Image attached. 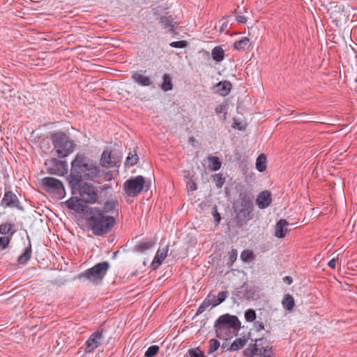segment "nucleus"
<instances>
[{
    "label": "nucleus",
    "mask_w": 357,
    "mask_h": 357,
    "mask_svg": "<svg viewBox=\"0 0 357 357\" xmlns=\"http://www.w3.org/2000/svg\"><path fill=\"white\" fill-rule=\"evenodd\" d=\"M68 181L72 188H75L82 181H91L101 183L110 180L108 172L101 169L100 167L83 153H77L71 162L70 174Z\"/></svg>",
    "instance_id": "obj_1"
},
{
    "label": "nucleus",
    "mask_w": 357,
    "mask_h": 357,
    "mask_svg": "<svg viewBox=\"0 0 357 357\" xmlns=\"http://www.w3.org/2000/svg\"><path fill=\"white\" fill-rule=\"evenodd\" d=\"M88 222L94 234L102 235L112 229L114 219L112 216L105 215L103 211L95 207L90 210Z\"/></svg>",
    "instance_id": "obj_2"
},
{
    "label": "nucleus",
    "mask_w": 357,
    "mask_h": 357,
    "mask_svg": "<svg viewBox=\"0 0 357 357\" xmlns=\"http://www.w3.org/2000/svg\"><path fill=\"white\" fill-rule=\"evenodd\" d=\"M253 203L252 198L246 194H240L238 199L234 204V212L238 223L246 224L252 218Z\"/></svg>",
    "instance_id": "obj_3"
},
{
    "label": "nucleus",
    "mask_w": 357,
    "mask_h": 357,
    "mask_svg": "<svg viewBox=\"0 0 357 357\" xmlns=\"http://www.w3.org/2000/svg\"><path fill=\"white\" fill-rule=\"evenodd\" d=\"M240 328V321L236 316L225 314L220 317L215 323V332L220 338L234 333Z\"/></svg>",
    "instance_id": "obj_4"
},
{
    "label": "nucleus",
    "mask_w": 357,
    "mask_h": 357,
    "mask_svg": "<svg viewBox=\"0 0 357 357\" xmlns=\"http://www.w3.org/2000/svg\"><path fill=\"white\" fill-rule=\"evenodd\" d=\"M51 138L59 157L64 158L73 152L75 144L66 134L62 132H54L52 134Z\"/></svg>",
    "instance_id": "obj_5"
},
{
    "label": "nucleus",
    "mask_w": 357,
    "mask_h": 357,
    "mask_svg": "<svg viewBox=\"0 0 357 357\" xmlns=\"http://www.w3.org/2000/svg\"><path fill=\"white\" fill-rule=\"evenodd\" d=\"M109 266L110 265L107 261L98 263L92 268L78 275L77 278L79 280L85 278L89 282L97 284L102 281L107 271L109 270Z\"/></svg>",
    "instance_id": "obj_6"
},
{
    "label": "nucleus",
    "mask_w": 357,
    "mask_h": 357,
    "mask_svg": "<svg viewBox=\"0 0 357 357\" xmlns=\"http://www.w3.org/2000/svg\"><path fill=\"white\" fill-rule=\"evenodd\" d=\"M43 189L53 194L57 198H63L66 194L64 186L61 181L53 177H45L41 181Z\"/></svg>",
    "instance_id": "obj_7"
},
{
    "label": "nucleus",
    "mask_w": 357,
    "mask_h": 357,
    "mask_svg": "<svg viewBox=\"0 0 357 357\" xmlns=\"http://www.w3.org/2000/svg\"><path fill=\"white\" fill-rule=\"evenodd\" d=\"M262 342V339H256L254 344H250L248 347L243 351L245 357H272L273 351L271 346H262L259 342Z\"/></svg>",
    "instance_id": "obj_8"
},
{
    "label": "nucleus",
    "mask_w": 357,
    "mask_h": 357,
    "mask_svg": "<svg viewBox=\"0 0 357 357\" xmlns=\"http://www.w3.org/2000/svg\"><path fill=\"white\" fill-rule=\"evenodd\" d=\"M145 179L142 176L132 177L127 180L123 185V190L127 196L135 197L143 190Z\"/></svg>",
    "instance_id": "obj_9"
},
{
    "label": "nucleus",
    "mask_w": 357,
    "mask_h": 357,
    "mask_svg": "<svg viewBox=\"0 0 357 357\" xmlns=\"http://www.w3.org/2000/svg\"><path fill=\"white\" fill-rule=\"evenodd\" d=\"M82 200L88 204L96 203L98 199V190L92 184L84 183L79 189Z\"/></svg>",
    "instance_id": "obj_10"
},
{
    "label": "nucleus",
    "mask_w": 357,
    "mask_h": 357,
    "mask_svg": "<svg viewBox=\"0 0 357 357\" xmlns=\"http://www.w3.org/2000/svg\"><path fill=\"white\" fill-rule=\"evenodd\" d=\"M102 331H97L93 333L86 342L85 353H91L99 347L103 341Z\"/></svg>",
    "instance_id": "obj_11"
},
{
    "label": "nucleus",
    "mask_w": 357,
    "mask_h": 357,
    "mask_svg": "<svg viewBox=\"0 0 357 357\" xmlns=\"http://www.w3.org/2000/svg\"><path fill=\"white\" fill-rule=\"evenodd\" d=\"M1 205L4 208H17L19 210L23 209L17 197L12 191L5 192L3 198L1 200Z\"/></svg>",
    "instance_id": "obj_12"
},
{
    "label": "nucleus",
    "mask_w": 357,
    "mask_h": 357,
    "mask_svg": "<svg viewBox=\"0 0 357 357\" xmlns=\"http://www.w3.org/2000/svg\"><path fill=\"white\" fill-rule=\"evenodd\" d=\"M272 202L271 194L268 190L261 192L256 199V203L260 209L267 208Z\"/></svg>",
    "instance_id": "obj_13"
},
{
    "label": "nucleus",
    "mask_w": 357,
    "mask_h": 357,
    "mask_svg": "<svg viewBox=\"0 0 357 357\" xmlns=\"http://www.w3.org/2000/svg\"><path fill=\"white\" fill-rule=\"evenodd\" d=\"M52 162L54 167L50 168V173L59 176H63L68 172V165L66 161H61L53 159Z\"/></svg>",
    "instance_id": "obj_14"
},
{
    "label": "nucleus",
    "mask_w": 357,
    "mask_h": 357,
    "mask_svg": "<svg viewBox=\"0 0 357 357\" xmlns=\"http://www.w3.org/2000/svg\"><path fill=\"white\" fill-rule=\"evenodd\" d=\"M288 226L289 222L286 220H280L275 227V236L280 238L285 237L289 231Z\"/></svg>",
    "instance_id": "obj_15"
},
{
    "label": "nucleus",
    "mask_w": 357,
    "mask_h": 357,
    "mask_svg": "<svg viewBox=\"0 0 357 357\" xmlns=\"http://www.w3.org/2000/svg\"><path fill=\"white\" fill-rule=\"evenodd\" d=\"M142 70L135 71L132 75V79L140 86H149L153 84L151 78L144 75Z\"/></svg>",
    "instance_id": "obj_16"
},
{
    "label": "nucleus",
    "mask_w": 357,
    "mask_h": 357,
    "mask_svg": "<svg viewBox=\"0 0 357 357\" xmlns=\"http://www.w3.org/2000/svg\"><path fill=\"white\" fill-rule=\"evenodd\" d=\"M82 201V199L70 198L66 202V204L68 208L74 210L78 213H82L85 210V206Z\"/></svg>",
    "instance_id": "obj_17"
},
{
    "label": "nucleus",
    "mask_w": 357,
    "mask_h": 357,
    "mask_svg": "<svg viewBox=\"0 0 357 357\" xmlns=\"http://www.w3.org/2000/svg\"><path fill=\"white\" fill-rule=\"evenodd\" d=\"M167 252L168 246L159 249L157 251L154 259L152 262V266H154L155 268H156L157 267L162 264V263L167 256Z\"/></svg>",
    "instance_id": "obj_18"
},
{
    "label": "nucleus",
    "mask_w": 357,
    "mask_h": 357,
    "mask_svg": "<svg viewBox=\"0 0 357 357\" xmlns=\"http://www.w3.org/2000/svg\"><path fill=\"white\" fill-rule=\"evenodd\" d=\"M15 229L14 225L10 222H5L0 225V234L3 236L12 237Z\"/></svg>",
    "instance_id": "obj_19"
},
{
    "label": "nucleus",
    "mask_w": 357,
    "mask_h": 357,
    "mask_svg": "<svg viewBox=\"0 0 357 357\" xmlns=\"http://www.w3.org/2000/svg\"><path fill=\"white\" fill-rule=\"evenodd\" d=\"M231 84L229 82L224 81V82H220L216 84V88L218 90V92L221 96H227L229 94V93L231 91Z\"/></svg>",
    "instance_id": "obj_20"
},
{
    "label": "nucleus",
    "mask_w": 357,
    "mask_h": 357,
    "mask_svg": "<svg viewBox=\"0 0 357 357\" xmlns=\"http://www.w3.org/2000/svg\"><path fill=\"white\" fill-rule=\"evenodd\" d=\"M160 22L165 29H169L171 33H174V24L172 17L163 16L160 17Z\"/></svg>",
    "instance_id": "obj_21"
},
{
    "label": "nucleus",
    "mask_w": 357,
    "mask_h": 357,
    "mask_svg": "<svg viewBox=\"0 0 357 357\" xmlns=\"http://www.w3.org/2000/svg\"><path fill=\"white\" fill-rule=\"evenodd\" d=\"M211 56L213 60L220 62L225 58V51L220 46H216L212 50Z\"/></svg>",
    "instance_id": "obj_22"
},
{
    "label": "nucleus",
    "mask_w": 357,
    "mask_h": 357,
    "mask_svg": "<svg viewBox=\"0 0 357 357\" xmlns=\"http://www.w3.org/2000/svg\"><path fill=\"white\" fill-rule=\"evenodd\" d=\"M100 164L102 167H109L114 165L111 160V152L109 151L105 150L103 151L100 158Z\"/></svg>",
    "instance_id": "obj_23"
},
{
    "label": "nucleus",
    "mask_w": 357,
    "mask_h": 357,
    "mask_svg": "<svg viewBox=\"0 0 357 357\" xmlns=\"http://www.w3.org/2000/svg\"><path fill=\"white\" fill-rule=\"evenodd\" d=\"M139 161V157L135 150L130 151L125 161V165L126 167H132L137 163Z\"/></svg>",
    "instance_id": "obj_24"
},
{
    "label": "nucleus",
    "mask_w": 357,
    "mask_h": 357,
    "mask_svg": "<svg viewBox=\"0 0 357 357\" xmlns=\"http://www.w3.org/2000/svg\"><path fill=\"white\" fill-rule=\"evenodd\" d=\"M208 160L209 162L208 167L212 171H218L221 167V162L219 158L216 156H208Z\"/></svg>",
    "instance_id": "obj_25"
},
{
    "label": "nucleus",
    "mask_w": 357,
    "mask_h": 357,
    "mask_svg": "<svg viewBox=\"0 0 357 357\" xmlns=\"http://www.w3.org/2000/svg\"><path fill=\"white\" fill-rule=\"evenodd\" d=\"M250 45V39L248 37H244L242 39L235 42L234 47L238 50H245V49Z\"/></svg>",
    "instance_id": "obj_26"
},
{
    "label": "nucleus",
    "mask_w": 357,
    "mask_h": 357,
    "mask_svg": "<svg viewBox=\"0 0 357 357\" xmlns=\"http://www.w3.org/2000/svg\"><path fill=\"white\" fill-rule=\"evenodd\" d=\"M246 342L245 338H238L232 342L229 350L231 351H237L243 348L245 345Z\"/></svg>",
    "instance_id": "obj_27"
},
{
    "label": "nucleus",
    "mask_w": 357,
    "mask_h": 357,
    "mask_svg": "<svg viewBox=\"0 0 357 357\" xmlns=\"http://www.w3.org/2000/svg\"><path fill=\"white\" fill-rule=\"evenodd\" d=\"M31 255V245L29 243L28 248H26L25 251L19 257L18 262L21 264H26L30 259Z\"/></svg>",
    "instance_id": "obj_28"
},
{
    "label": "nucleus",
    "mask_w": 357,
    "mask_h": 357,
    "mask_svg": "<svg viewBox=\"0 0 357 357\" xmlns=\"http://www.w3.org/2000/svg\"><path fill=\"white\" fill-rule=\"evenodd\" d=\"M256 168L259 172H264L266 168V159L264 154L258 156L256 160Z\"/></svg>",
    "instance_id": "obj_29"
},
{
    "label": "nucleus",
    "mask_w": 357,
    "mask_h": 357,
    "mask_svg": "<svg viewBox=\"0 0 357 357\" xmlns=\"http://www.w3.org/2000/svg\"><path fill=\"white\" fill-rule=\"evenodd\" d=\"M282 305L288 310L293 309L294 306V299L290 294H285L282 300Z\"/></svg>",
    "instance_id": "obj_30"
},
{
    "label": "nucleus",
    "mask_w": 357,
    "mask_h": 357,
    "mask_svg": "<svg viewBox=\"0 0 357 357\" xmlns=\"http://www.w3.org/2000/svg\"><path fill=\"white\" fill-rule=\"evenodd\" d=\"M161 89L164 91H168L172 89V77L169 74H165L163 76Z\"/></svg>",
    "instance_id": "obj_31"
},
{
    "label": "nucleus",
    "mask_w": 357,
    "mask_h": 357,
    "mask_svg": "<svg viewBox=\"0 0 357 357\" xmlns=\"http://www.w3.org/2000/svg\"><path fill=\"white\" fill-rule=\"evenodd\" d=\"M118 206V202L116 200H111L106 202L104 205V211L105 213H111L116 210Z\"/></svg>",
    "instance_id": "obj_32"
},
{
    "label": "nucleus",
    "mask_w": 357,
    "mask_h": 357,
    "mask_svg": "<svg viewBox=\"0 0 357 357\" xmlns=\"http://www.w3.org/2000/svg\"><path fill=\"white\" fill-rule=\"evenodd\" d=\"M153 245L151 241L141 242L136 246V250L139 252H143L145 250L151 248Z\"/></svg>",
    "instance_id": "obj_33"
},
{
    "label": "nucleus",
    "mask_w": 357,
    "mask_h": 357,
    "mask_svg": "<svg viewBox=\"0 0 357 357\" xmlns=\"http://www.w3.org/2000/svg\"><path fill=\"white\" fill-rule=\"evenodd\" d=\"M213 181L218 188H221L225 183V178L221 174H216L213 176Z\"/></svg>",
    "instance_id": "obj_34"
},
{
    "label": "nucleus",
    "mask_w": 357,
    "mask_h": 357,
    "mask_svg": "<svg viewBox=\"0 0 357 357\" xmlns=\"http://www.w3.org/2000/svg\"><path fill=\"white\" fill-rule=\"evenodd\" d=\"M208 344H209V349L208 351V354H212V353L215 352L220 347V342L215 339H212V340H209Z\"/></svg>",
    "instance_id": "obj_35"
},
{
    "label": "nucleus",
    "mask_w": 357,
    "mask_h": 357,
    "mask_svg": "<svg viewBox=\"0 0 357 357\" xmlns=\"http://www.w3.org/2000/svg\"><path fill=\"white\" fill-rule=\"evenodd\" d=\"M159 351V347L157 345H153L149 347L147 351H146L145 356L147 357H153L155 356Z\"/></svg>",
    "instance_id": "obj_36"
},
{
    "label": "nucleus",
    "mask_w": 357,
    "mask_h": 357,
    "mask_svg": "<svg viewBox=\"0 0 357 357\" xmlns=\"http://www.w3.org/2000/svg\"><path fill=\"white\" fill-rule=\"evenodd\" d=\"M10 236H3L0 238V248L3 250L6 249L11 240Z\"/></svg>",
    "instance_id": "obj_37"
},
{
    "label": "nucleus",
    "mask_w": 357,
    "mask_h": 357,
    "mask_svg": "<svg viewBox=\"0 0 357 357\" xmlns=\"http://www.w3.org/2000/svg\"><path fill=\"white\" fill-rule=\"evenodd\" d=\"M245 318L248 321H253L256 318V313L253 310H248L245 313Z\"/></svg>",
    "instance_id": "obj_38"
},
{
    "label": "nucleus",
    "mask_w": 357,
    "mask_h": 357,
    "mask_svg": "<svg viewBox=\"0 0 357 357\" xmlns=\"http://www.w3.org/2000/svg\"><path fill=\"white\" fill-rule=\"evenodd\" d=\"M227 295V292H226V291L220 292L218 295L217 301L215 302V303H213V306H216V305L220 304L221 303H222L226 299Z\"/></svg>",
    "instance_id": "obj_39"
},
{
    "label": "nucleus",
    "mask_w": 357,
    "mask_h": 357,
    "mask_svg": "<svg viewBox=\"0 0 357 357\" xmlns=\"http://www.w3.org/2000/svg\"><path fill=\"white\" fill-rule=\"evenodd\" d=\"M190 357H206L204 354L199 349L189 350Z\"/></svg>",
    "instance_id": "obj_40"
},
{
    "label": "nucleus",
    "mask_w": 357,
    "mask_h": 357,
    "mask_svg": "<svg viewBox=\"0 0 357 357\" xmlns=\"http://www.w3.org/2000/svg\"><path fill=\"white\" fill-rule=\"evenodd\" d=\"M170 46L176 48H184L187 46V42L185 40L172 42Z\"/></svg>",
    "instance_id": "obj_41"
},
{
    "label": "nucleus",
    "mask_w": 357,
    "mask_h": 357,
    "mask_svg": "<svg viewBox=\"0 0 357 357\" xmlns=\"http://www.w3.org/2000/svg\"><path fill=\"white\" fill-rule=\"evenodd\" d=\"M211 305L210 301H204L197 310V314H202Z\"/></svg>",
    "instance_id": "obj_42"
},
{
    "label": "nucleus",
    "mask_w": 357,
    "mask_h": 357,
    "mask_svg": "<svg viewBox=\"0 0 357 357\" xmlns=\"http://www.w3.org/2000/svg\"><path fill=\"white\" fill-rule=\"evenodd\" d=\"M252 257V252H250L249 250H244L241 254V258L243 261H247V260L250 259Z\"/></svg>",
    "instance_id": "obj_43"
},
{
    "label": "nucleus",
    "mask_w": 357,
    "mask_h": 357,
    "mask_svg": "<svg viewBox=\"0 0 357 357\" xmlns=\"http://www.w3.org/2000/svg\"><path fill=\"white\" fill-rule=\"evenodd\" d=\"M254 327L257 331H260L264 328V325L261 321H257L254 324Z\"/></svg>",
    "instance_id": "obj_44"
},
{
    "label": "nucleus",
    "mask_w": 357,
    "mask_h": 357,
    "mask_svg": "<svg viewBox=\"0 0 357 357\" xmlns=\"http://www.w3.org/2000/svg\"><path fill=\"white\" fill-rule=\"evenodd\" d=\"M188 188H189L191 191H194L197 189L196 183L192 180L189 181L187 184Z\"/></svg>",
    "instance_id": "obj_45"
},
{
    "label": "nucleus",
    "mask_w": 357,
    "mask_h": 357,
    "mask_svg": "<svg viewBox=\"0 0 357 357\" xmlns=\"http://www.w3.org/2000/svg\"><path fill=\"white\" fill-rule=\"evenodd\" d=\"M237 257V251L236 250H232L230 255V260L231 262H234Z\"/></svg>",
    "instance_id": "obj_46"
},
{
    "label": "nucleus",
    "mask_w": 357,
    "mask_h": 357,
    "mask_svg": "<svg viewBox=\"0 0 357 357\" xmlns=\"http://www.w3.org/2000/svg\"><path fill=\"white\" fill-rule=\"evenodd\" d=\"M236 20L238 23L241 24H245L246 22V18L243 15H238Z\"/></svg>",
    "instance_id": "obj_47"
},
{
    "label": "nucleus",
    "mask_w": 357,
    "mask_h": 357,
    "mask_svg": "<svg viewBox=\"0 0 357 357\" xmlns=\"http://www.w3.org/2000/svg\"><path fill=\"white\" fill-rule=\"evenodd\" d=\"M328 265L330 268L334 269L335 268V266H336V259H332L331 260H330L328 263Z\"/></svg>",
    "instance_id": "obj_48"
},
{
    "label": "nucleus",
    "mask_w": 357,
    "mask_h": 357,
    "mask_svg": "<svg viewBox=\"0 0 357 357\" xmlns=\"http://www.w3.org/2000/svg\"><path fill=\"white\" fill-rule=\"evenodd\" d=\"M283 280L287 284H291L292 283V282H293V280H292L291 277H290V276H285L283 278Z\"/></svg>",
    "instance_id": "obj_49"
},
{
    "label": "nucleus",
    "mask_w": 357,
    "mask_h": 357,
    "mask_svg": "<svg viewBox=\"0 0 357 357\" xmlns=\"http://www.w3.org/2000/svg\"><path fill=\"white\" fill-rule=\"evenodd\" d=\"M223 110H224V106H222V105H219L218 107H217L215 108V112L218 114L222 112Z\"/></svg>",
    "instance_id": "obj_50"
},
{
    "label": "nucleus",
    "mask_w": 357,
    "mask_h": 357,
    "mask_svg": "<svg viewBox=\"0 0 357 357\" xmlns=\"http://www.w3.org/2000/svg\"><path fill=\"white\" fill-rule=\"evenodd\" d=\"M214 218H215V221L218 223L220 220V213H218L217 211H215V213H214Z\"/></svg>",
    "instance_id": "obj_51"
},
{
    "label": "nucleus",
    "mask_w": 357,
    "mask_h": 357,
    "mask_svg": "<svg viewBox=\"0 0 357 357\" xmlns=\"http://www.w3.org/2000/svg\"><path fill=\"white\" fill-rule=\"evenodd\" d=\"M188 142L190 144H191L192 146H194L195 142H196V139L194 137H190L188 139Z\"/></svg>",
    "instance_id": "obj_52"
},
{
    "label": "nucleus",
    "mask_w": 357,
    "mask_h": 357,
    "mask_svg": "<svg viewBox=\"0 0 357 357\" xmlns=\"http://www.w3.org/2000/svg\"><path fill=\"white\" fill-rule=\"evenodd\" d=\"M222 350V352L225 351V347L224 345L222 346L221 347Z\"/></svg>",
    "instance_id": "obj_53"
},
{
    "label": "nucleus",
    "mask_w": 357,
    "mask_h": 357,
    "mask_svg": "<svg viewBox=\"0 0 357 357\" xmlns=\"http://www.w3.org/2000/svg\"><path fill=\"white\" fill-rule=\"evenodd\" d=\"M356 304H357V302H356Z\"/></svg>",
    "instance_id": "obj_54"
}]
</instances>
